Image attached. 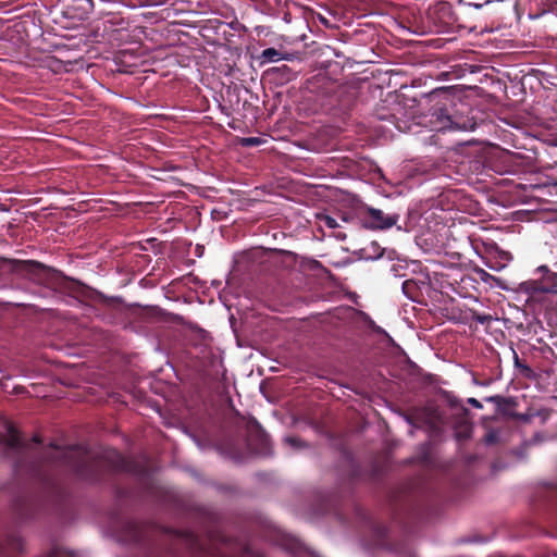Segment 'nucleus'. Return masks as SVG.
<instances>
[{"label":"nucleus","instance_id":"obj_1","mask_svg":"<svg viewBox=\"0 0 557 557\" xmlns=\"http://www.w3.org/2000/svg\"><path fill=\"white\" fill-rule=\"evenodd\" d=\"M398 215L385 214L383 211L374 208H369L366 213L364 223L371 228H389L396 224Z\"/></svg>","mask_w":557,"mask_h":557},{"label":"nucleus","instance_id":"obj_2","mask_svg":"<svg viewBox=\"0 0 557 557\" xmlns=\"http://www.w3.org/2000/svg\"><path fill=\"white\" fill-rule=\"evenodd\" d=\"M521 290L534 295L536 293H547L549 292V288L544 287L540 282L537 281H528L521 284Z\"/></svg>","mask_w":557,"mask_h":557},{"label":"nucleus","instance_id":"obj_3","mask_svg":"<svg viewBox=\"0 0 557 557\" xmlns=\"http://www.w3.org/2000/svg\"><path fill=\"white\" fill-rule=\"evenodd\" d=\"M262 58L268 62H277V61L284 59L283 54L274 48H268V49L263 50Z\"/></svg>","mask_w":557,"mask_h":557},{"label":"nucleus","instance_id":"obj_4","mask_svg":"<svg viewBox=\"0 0 557 557\" xmlns=\"http://www.w3.org/2000/svg\"><path fill=\"white\" fill-rule=\"evenodd\" d=\"M5 442H7V444L10 447L18 446V444H20V436H18L17 432L14 431L13 429H10Z\"/></svg>","mask_w":557,"mask_h":557},{"label":"nucleus","instance_id":"obj_5","mask_svg":"<svg viewBox=\"0 0 557 557\" xmlns=\"http://www.w3.org/2000/svg\"><path fill=\"white\" fill-rule=\"evenodd\" d=\"M319 220H320L321 224H324L330 228H335L338 226L337 221L330 215H320Z\"/></svg>","mask_w":557,"mask_h":557},{"label":"nucleus","instance_id":"obj_6","mask_svg":"<svg viewBox=\"0 0 557 557\" xmlns=\"http://www.w3.org/2000/svg\"><path fill=\"white\" fill-rule=\"evenodd\" d=\"M450 126V119L447 115H444V113H441L438 115V125L436 126L437 129H443Z\"/></svg>","mask_w":557,"mask_h":557},{"label":"nucleus","instance_id":"obj_7","mask_svg":"<svg viewBox=\"0 0 557 557\" xmlns=\"http://www.w3.org/2000/svg\"><path fill=\"white\" fill-rule=\"evenodd\" d=\"M260 141L261 140L257 137H248V138H244L242 140L244 146H257L260 144Z\"/></svg>","mask_w":557,"mask_h":557},{"label":"nucleus","instance_id":"obj_8","mask_svg":"<svg viewBox=\"0 0 557 557\" xmlns=\"http://www.w3.org/2000/svg\"><path fill=\"white\" fill-rule=\"evenodd\" d=\"M544 281L554 284L557 281V274L548 270L544 275Z\"/></svg>","mask_w":557,"mask_h":557},{"label":"nucleus","instance_id":"obj_9","mask_svg":"<svg viewBox=\"0 0 557 557\" xmlns=\"http://www.w3.org/2000/svg\"><path fill=\"white\" fill-rule=\"evenodd\" d=\"M468 403L471 404L472 406L476 407V408H481V404L475 398H469Z\"/></svg>","mask_w":557,"mask_h":557},{"label":"nucleus","instance_id":"obj_10","mask_svg":"<svg viewBox=\"0 0 557 557\" xmlns=\"http://www.w3.org/2000/svg\"><path fill=\"white\" fill-rule=\"evenodd\" d=\"M536 271L545 275V273L548 272V268L546 265H541L536 269Z\"/></svg>","mask_w":557,"mask_h":557},{"label":"nucleus","instance_id":"obj_11","mask_svg":"<svg viewBox=\"0 0 557 557\" xmlns=\"http://www.w3.org/2000/svg\"><path fill=\"white\" fill-rule=\"evenodd\" d=\"M285 441L293 446H296L297 442H298L297 438H294V437H287Z\"/></svg>","mask_w":557,"mask_h":557}]
</instances>
